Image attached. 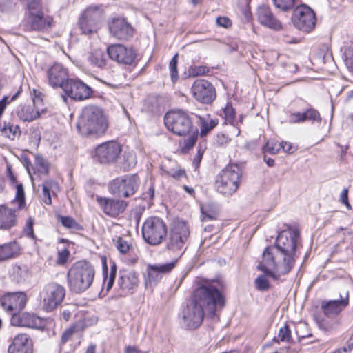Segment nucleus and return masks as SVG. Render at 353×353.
I'll return each mask as SVG.
<instances>
[{"instance_id":"nucleus-1","label":"nucleus","mask_w":353,"mask_h":353,"mask_svg":"<svg viewBox=\"0 0 353 353\" xmlns=\"http://www.w3.org/2000/svg\"><path fill=\"white\" fill-rule=\"evenodd\" d=\"M300 233L297 229L281 231L275 245L266 248L258 268L274 279L288 274L295 263L296 250Z\"/></svg>"},{"instance_id":"nucleus-2","label":"nucleus","mask_w":353,"mask_h":353,"mask_svg":"<svg viewBox=\"0 0 353 353\" xmlns=\"http://www.w3.org/2000/svg\"><path fill=\"white\" fill-rule=\"evenodd\" d=\"M219 281L204 282L192 292L191 299L181 312L184 325L190 330L198 328L204 316H214L217 308L223 307L225 299Z\"/></svg>"},{"instance_id":"nucleus-3","label":"nucleus","mask_w":353,"mask_h":353,"mask_svg":"<svg viewBox=\"0 0 353 353\" xmlns=\"http://www.w3.org/2000/svg\"><path fill=\"white\" fill-rule=\"evenodd\" d=\"M109 127L107 117L97 105H88L82 110L77 123L79 132L83 137L97 138L103 135Z\"/></svg>"},{"instance_id":"nucleus-4","label":"nucleus","mask_w":353,"mask_h":353,"mask_svg":"<svg viewBox=\"0 0 353 353\" xmlns=\"http://www.w3.org/2000/svg\"><path fill=\"white\" fill-rule=\"evenodd\" d=\"M164 123L167 129L179 137L188 136L184 141L185 147L190 149L197 140V130L194 128L188 114L181 110H171L164 117Z\"/></svg>"},{"instance_id":"nucleus-5","label":"nucleus","mask_w":353,"mask_h":353,"mask_svg":"<svg viewBox=\"0 0 353 353\" xmlns=\"http://www.w3.org/2000/svg\"><path fill=\"white\" fill-rule=\"evenodd\" d=\"M94 274V268L90 263L86 261L74 263L67 274L69 290L77 294L85 291L92 283Z\"/></svg>"},{"instance_id":"nucleus-6","label":"nucleus","mask_w":353,"mask_h":353,"mask_svg":"<svg viewBox=\"0 0 353 353\" xmlns=\"http://www.w3.org/2000/svg\"><path fill=\"white\" fill-rule=\"evenodd\" d=\"M241 174V168L237 164L228 165L216 176V190L223 195L232 194L239 188Z\"/></svg>"},{"instance_id":"nucleus-7","label":"nucleus","mask_w":353,"mask_h":353,"mask_svg":"<svg viewBox=\"0 0 353 353\" xmlns=\"http://www.w3.org/2000/svg\"><path fill=\"white\" fill-rule=\"evenodd\" d=\"M142 235L145 242L151 245H157L162 243L167 235V227L159 217L148 218L142 226Z\"/></svg>"},{"instance_id":"nucleus-8","label":"nucleus","mask_w":353,"mask_h":353,"mask_svg":"<svg viewBox=\"0 0 353 353\" xmlns=\"http://www.w3.org/2000/svg\"><path fill=\"white\" fill-rule=\"evenodd\" d=\"M140 179L137 174H125L113 179L108 185L111 194L118 197L128 198L138 190Z\"/></svg>"},{"instance_id":"nucleus-9","label":"nucleus","mask_w":353,"mask_h":353,"mask_svg":"<svg viewBox=\"0 0 353 353\" xmlns=\"http://www.w3.org/2000/svg\"><path fill=\"white\" fill-rule=\"evenodd\" d=\"M65 295V288L57 283H50L45 285L40 292L43 308L46 312H51L60 305Z\"/></svg>"},{"instance_id":"nucleus-10","label":"nucleus","mask_w":353,"mask_h":353,"mask_svg":"<svg viewBox=\"0 0 353 353\" xmlns=\"http://www.w3.org/2000/svg\"><path fill=\"white\" fill-rule=\"evenodd\" d=\"M190 236L189 227L184 221H176L173 226L167 243L168 250L174 252L181 251Z\"/></svg>"},{"instance_id":"nucleus-11","label":"nucleus","mask_w":353,"mask_h":353,"mask_svg":"<svg viewBox=\"0 0 353 353\" xmlns=\"http://www.w3.org/2000/svg\"><path fill=\"white\" fill-rule=\"evenodd\" d=\"M292 21L296 28L309 32L315 27L316 19L314 11L309 6L302 5L294 10Z\"/></svg>"},{"instance_id":"nucleus-12","label":"nucleus","mask_w":353,"mask_h":353,"mask_svg":"<svg viewBox=\"0 0 353 353\" xmlns=\"http://www.w3.org/2000/svg\"><path fill=\"white\" fill-rule=\"evenodd\" d=\"M63 91L67 97L77 101L91 98L94 92L91 87L77 78H70L63 85Z\"/></svg>"},{"instance_id":"nucleus-13","label":"nucleus","mask_w":353,"mask_h":353,"mask_svg":"<svg viewBox=\"0 0 353 353\" xmlns=\"http://www.w3.org/2000/svg\"><path fill=\"white\" fill-rule=\"evenodd\" d=\"M101 11L98 6H89L79 19V28L83 34L90 35L96 33L99 28Z\"/></svg>"},{"instance_id":"nucleus-14","label":"nucleus","mask_w":353,"mask_h":353,"mask_svg":"<svg viewBox=\"0 0 353 353\" xmlns=\"http://www.w3.org/2000/svg\"><path fill=\"white\" fill-rule=\"evenodd\" d=\"M178 259L163 264H148L144 276V285L146 289L152 290L161 279L163 274L170 272L176 266Z\"/></svg>"},{"instance_id":"nucleus-15","label":"nucleus","mask_w":353,"mask_h":353,"mask_svg":"<svg viewBox=\"0 0 353 353\" xmlns=\"http://www.w3.org/2000/svg\"><path fill=\"white\" fill-rule=\"evenodd\" d=\"M26 294L23 292H9L0 298V305L9 314L19 313L26 303Z\"/></svg>"},{"instance_id":"nucleus-16","label":"nucleus","mask_w":353,"mask_h":353,"mask_svg":"<svg viewBox=\"0 0 353 353\" xmlns=\"http://www.w3.org/2000/svg\"><path fill=\"white\" fill-rule=\"evenodd\" d=\"M192 93L194 99L203 103L209 104L216 99V90L213 85L205 79H198L192 86Z\"/></svg>"},{"instance_id":"nucleus-17","label":"nucleus","mask_w":353,"mask_h":353,"mask_svg":"<svg viewBox=\"0 0 353 353\" xmlns=\"http://www.w3.org/2000/svg\"><path fill=\"white\" fill-rule=\"evenodd\" d=\"M121 148L115 141L103 143L96 148L95 157L101 163L114 162L121 153Z\"/></svg>"},{"instance_id":"nucleus-18","label":"nucleus","mask_w":353,"mask_h":353,"mask_svg":"<svg viewBox=\"0 0 353 353\" xmlns=\"http://www.w3.org/2000/svg\"><path fill=\"white\" fill-rule=\"evenodd\" d=\"M96 200L101 210L110 217L122 214L128 206V202L119 199L97 196Z\"/></svg>"},{"instance_id":"nucleus-19","label":"nucleus","mask_w":353,"mask_h":353,"mask_svg":"<svg viewBox=\"0 0 353 353\" xmlns=\"http://www.w3.org/2000/svg\"><path fill=\"white\" fill-rule=\"evenodd\" d=\"M109 57L119 63L124 65L132 64L136 57L135 52L121 44L111 45L107 48Z\"/></svg>"},{"instance_id":"nucleus-20","label":"nucleus","mask_w":353,"mask_h":353,"mask_svg":"<svg viewBox=\"0 0 353 353\" xmlns=\"http://www.w3.org/2000/svg\"><path fill=\"white\" fill-rule=\"evenodd\" d=\"M46 76L49 85L53 88H60L63 90V85L69 80L68 70L61 64L55 63L46 70Z\"/></svg>"},{"instance_id":"nucleus-21","label":"nucleus","mask_w":353,"mask_h":353,"mask_svg":"<svg viewBox=\"0 0 353 353\" xmlns=\"http://www.w3.org/2000/svg\"><path fill=\"white\" fill-rule=\"evenodd\" d=\"M110 34L120 40H128L133 36L134 28L124 18H114L109 23Z\"/></svg>"},{"instance_id":"nucleus-22","label":"nucleus","mask_w":353,"mask_h":353,"mask_svg":"<svg viewBox=\"0 0 353 353\" xmlns=\"http://www.w3.org/2000/svg\"><path fill=\"white\" fill-rule=\"evenodd\" d=\"M118 283L123 296L132 294L139 284V274L133 270L120 272Z\"/></svg>"},{"instance_id":"nucleus-23","label":"nucleus","mask_w":353,"mask_h":353,"mask_svg":"<svg viewBox=\"0 0 353 353\" xmlns=\"http://www.w3.org/2000/svg\"><path fill=\"white\" fill-rule=\"evenodd\" d=\"M34 342L26 333L16 335L8 347V353H33Z\"/></svg>"},{"instance_id":"nucleus-24","label":"nucleus","mask_w":353,"mask_h":353,"mask_svg":"<svg viewBox=\"0 0 353 353\" xmlns=\"http://www.w3.org/2000/svg\"><path fill=\"white\" fill-rule=\"evenodd\" d=\"M256 17L260 24L274 30L282 29V23L272 13L270 7L262 5L256 10Z\"/></svg>"},{"instance_id":"nucleus-25","label":"nucleus","mask_w":353,"mask_h":353,"mask_svg":"<svg viewBox=\"0 0 353 353\" xmlns=\"http://www.w3.org/2000/svg\"><path fill=\"white\" fill-rule=\"evenodd\" d=\"M349 305V293L337 300H324L321 303L323 313L327 317L339 315Z\"/></svg>"},{"instance_id":"nucleus-26","label":"nucleus","mask_w":353,"mask_h":353,"mask_svg":"<svg viewBox=\"0 0 353 353\" xmlns=\"http://www.w3.org/2000/svg\"><path fill=\"white\" fill-rule=\"evenodd\" d=\"M52 22V18L50 16H45L43 12L28 15L26 28L28 30L46 31L50 29Z\"/></svg>"},{"instance_id":"nucleus-27","label":"nucleus","mask_w":353,"mask_h":353,"mask_svg":"<svg viewBox=\"0 0 353 353\" xmlns=\"http://www.w3.org/2000/svg\"><path fill=\"white\" fill-rule=\"evenodd\" d=\"M39 317L29 313H16L14 314L10 319V323L13 326L28 327L35 328L40 323Z\"/></svg>"},{"instance_id":"nucleus-28","label":"nucleus","mask_w":353,"mask_h":353,"mask_svg":"<svg viewBox=\"0 0 353 353\" xmlns=\"http://www.w3.org/2000/svg\"><path fill=\"white\" fill-rule=\"evenodd\" d=\"M21 247L17 241H11L0 245V262L19 256Z\"/></svg>"},{"instance_id":"nucleus-29","label":"nucleus","mask_w":353,"mask_h":353,"mask_svg":"<svg viewBox=\"0 0 353 353\" xmlns=\"http://www.w3.org/2000/svg\"><path fill=\"white\" fill-rule=\"evenodd\" d=\"M15 223L14 210L2 205H0V229L8 230Z\"/></svg>"},{"instance_id":"nucleus-30","label":"nucleus","mask_w":353,"mask_h":353,"mask_svg":"<svg viewBox=\"0 0 353 353\" xmlns=\"http://www.w3.org/2000/svg\"><path fill=\"white\" fill-rule=\"evenodd\" d=\"M88 61L93 66L103 69L106 67L107 59L103 50L101 49L93 50L88 57Z\"/></svg>"},{"instance_id":"nucleus-31","label":"nucleus","mask_w":353,"mask_h":353,"mask_svg":"<svg viewBox=\"0 0 353 353\" xmlns=\"http://www.w3.org/2000/svg\"><path fill=\"white\" fill-rule=\"evenodd\" d=\"M42 200L46 205L52 203L50 192L55 193L59 190L58 183L52 179L45 181L42 185Z\"/></svg>"},{"instance_id":"nucleus-32","label":"nucleus","mask_w":353,"mask_h":353,"mask_svg":"<svg viewBox=\"0 0 353 353\" xmlns=\"http://www.w3.org/2000/svg\"><path fill=\"white\" fill-rule=\"evenodd\" d=\"M17 114L23 121L30 122L38 118L39 114L34 110L33 105H21L17 108Z\"/></svg>"},{"instance_id":"nucleus-33","label":"nucleus","mask_w":353,"mask_h":353,"mask_svg":"<svg viewBox=\"0 0 353 353\" xmlns=\"http://www.w3.org/2000/svg\"><path fill=\"white\" fill-rule=\"evenodd\" d=\"M201 135L205 136L209 132L214 129L219 123L218 119H212L209 114L205 117H199Z\"/></svg>"},{"instance_id":"nucleus-34","label":"nucleus","mask_w":353,"mask_h":353,"mask_svg":"<svg viewBox=\"0 0 353 353\" xmlns=\"http://www.w3.org/2000/svg\"><path fill=\"white\" fill-rule=\"evenodd\" d=\"M10 276L15 283L23 282L28 276V270L26 266L14 265L11 268Z\"/></svg>"},{"instance_id":"nucleus-35","label":"nucleus","mask_w":353,"mask_h":353,"mask_svg":"<svg viewBox=\"0 0 353 353\" xmlns=\"http://www.w3.org/2000/svg\"><path fill=\"white\" fill-rule=\"evenodd\" d=\"M1 133L8 137L10 139L14 140L17 137L20 135V130L17 125L11 124L10 123H5L4 126L1 130Z\"/></svg>"},{"instance_id":"nucleus-36","label":"nucleus","mask_w":353,"mask_h":353,"mask_svg":"<svg viewBox=\"0 0 353 353\" xmlns=\"http://www.w3.org/2000/svg\"><path fill=\"white\" fill-rule=\"evenodd\" d=\"M103 273L105 274V276L104 278V285H105L106 291L108 292L112 288L115 280L117 274L116 264L113 263V264L111 265L109 274H108L107 268L103 270Z\"/></svg>"},{"instance_id":"nucleus-37","label":"nucleus","mask_w":353,"mask_h":353,"mask_svg":"<svg viewBox=\"0 0 353 353\" xmlns=\"http://www.w3.org/2000/svg\"><path fill=\"white\" fill-rule=\"evenodd\" d=\"M12 187L16 189V194L14 202H17L18 203V208L21 209L25 204V192L23 185L21 183H18Z\"/></svg>"},{"instance_id":"nucleus-38","label":"nucleus","mask_w":353,"mask_h":353,"mask_svg":"<svg viewBox=\"0 0 353 353\" xmlns=\"http://www.w3.org/2000/svg\"><path fill=\"white\" fill-rule=\"evenodd\" d=\"M343 59L349 71L353 74V47H346L344 49Z\"/></svg>"},{"instance_id":"nucleus-39","label":"nucleus","mask_w":353,"mask_h":353,"mask_svg":"<svg viewBox=\"0 0 353 353\" xmlns=\"http://www.w3.org/2000/svg\"><path fill=\"white\" fill-rule=\"evenodd\" d=\"M57 219L66 228L78 230L80 228L79 224L72 217L58 216Z\"/></svg>"},{"instance_id":"nucleus-40","label":"nucleus","mask_w":353,"mask_h":353,"mask_svg":"<svg viewBox=\"0 0 353 353\" xmlns=\"http://www.w3.org/2000/svg\"><path fill=\"white\" fill-rule=\"evenodd\" d=\"M275 7L281 11L287 12L294 7V0H272Z\"/></svg>"},{"instance_id":"nucleus-41","label":"nucleus","mask_w":353,"mask_h":353,"mask_svg":"<svg viewBox=\"0 0 353 353\" xmlns=\"http://www.w3.org/2000/svg\"><path fill=\"white\" fill-rule=\"evenodd\" d=\"M41 0H30L28 3V15H34L43 12Z\"/></svg>"},{"instance_id":"nucleus-42","label":"nucleus","mask_w":353,"mask_h":353,"mask_svg":"<svg viewBox=\"0 0 353 353\" xmlns=\"http://www.w3.org/2000/svg\"><path fill=\"white\" fill-rule=\"evenodd\" d=\"M304 121H318L320 122L321 121V117L320 116L319 112L313 108H310L303 112Z\"/></svg>"},{"instance_id":"nucleus-43","label":"nucleus","mask_w":353,"mask_h":353,"mask_svg":"<svg viewBox=\"0 0 353 353\" xmlns=\"http://www.w3.org/2000/svg\"><path fill=\"white\" fill-rule=\"evenodd\" d=\"M177 57L178 54H176L169 63L170 77L173 82H175L178 79Z\"/></svg>"},{"instance_id":"nucleus-44","label":"nucleus","mask_w":353,"mask_h":353,"mask_svg":"<svg viewBox=\"0 0 353 353\" xmlns=\"http://www.w3.org/2000/svg\"><path fill=\"white\" fill-rule=\"evenodd\" d=\"M223 117L225 121L231 124H233L235 117V112L231 104L228 103L225 108L223 110Z\"/></svg>"},{"instance_id":"nucleus-45","label":"nucleus","mask_w":353,"mask_h":353,"mask_svg":"<svg viewBox=\"0 0 353 353\" xmlns=\"http://www.w3.org/2000/svg\"><path fill=\"white\" fill-rule=\"evenodd\" d=\"M278 337L281 341L290 342L292 338L291 331L288 325H285L279 329Z\"/></svg>"},{"instance_id":"nucleus-46","label":"nucleus","mask_w":353,"mask_h":353,"mask_svg":"<svg viewBox=\"0 0 353 353\" xmlns=\"http://www.w3.org/2000/svg\"><path fill=\"white\" fill-rule=\"evenodd\" d=\"M35 165L39 172L48 174L49 169L48 164L42 157L37 156L35 157Z\"/></svg>"},{"instance_id":"nucleus-47","label":"nucleus","mask_w":353,"mask_h":353,"mask_svg":"<svg viewBox=\"0 0 353 353\" xmlns=\"http://www.w3.org/2000/svg\"><path fill=\"white\" fill-rule=\"evenodd\" d=\"M115 246L119 252L122 254L127 253L130 248V245L128 243L127 241L120 236L117 237Z\"/></svg>"},{"instance_id":"nucleus-48","label":"nucleus","mask_w":353,"mask_h":353,"mask_svg":"<svg viewBox=\"0 0 353 353\" xmlns=\"http://www.w3.org/2000/svg\"><path fill=\"white\" fill-rule=\"evenodd\" d=\"M280 150L279 144L274 141H268L263 148V153H269L271 154H275Z\"/></svg>"},{"instance_id":"nucleus-49","label":"nucleus","mask_w":353,"mask_h":353,"mask_svg":"<svg viewBox=\"0 0 353 353\" xmlns=\"http://www.w3.org/2000/svg\"><path fill=\"white\" fill-rule=\"evenodd\" d=\"M255 285L259 290H267L270 288L268 280L264 276H258L255 279Z\"/></svg>"},{"instance_id":"nucleus-50","label":"nucleus","mask_w":353,"mask_h":353,"mask_svg":"<svg viewBox=\"0 0 353 353\" xmlns=\"http://www.w3.org/2000/svg\"><path fill=\"white\" fill-rule=\"evenodd\" d=\"M209 71L208 68L204 65H195L190 68V75L192 77H197L203 75Z\"/></svg>"},{"instance_id":"nucleus-51","label":"nucleus","mask_w":353,"mask_h":353,"mask_svg":"<svg viewBox=\"0 0 353 353\" xmlns=\"http://www.w3.org/2000/svg\"><path fill=\"white\" fill-rule=\"evenodd\" d=\"M70 256V252L68 249H63L57 253V263L59 265H64L68 261Z\"/></svg>"},{"instance_id":"nucleus-52","label":"nucleus","mask_w":353,"mask_h":353,"mask_svg":"<svg viewBox=\"0 0 353 353\" xmlns=\"http://www.w3.org/2000/svg\"><path fill=\"white\" fill-rule=\"evenodd\" d=\"M230 141L231 139L225 134L220 133L216 135V143L219 146H225L230 142Z\"/></svg>"},{"instance_id":"nucleus-53","label":"nucleus","mask_w":353,"mask_h":353,"mask_svg":"<svg viewBox=\"0 0 353 353\" xmlns=\"http://www.w3.org/2000/svg\"><path fill=\"white\" fill-rule=\"evenodd\" d=\"M77 332V327L72 326L65 330L61 336V343H66L68 340L72 337L74 332Z\"/></svg>"},{"instance_id":"nucleus-54","label":"nucleus","mask_w":353,"mask_h":353,"mask_svg":"<svg viewBox=\"0 0 353 353\" xmlns=\"http://www.w3.org/2000/svg\"><path fill=\"white\" fill-rule=\"evenodd\" d=\"M168 176H172L175 179H179L185 175V171L181 169H170L165 171Z\"/></svg>"},{"instance_id":"nucleus-55","label":"nucleus","mask_w":353,"mask_h":353,"mask_svg":"<svg viewBox=\"0 0 353 353\" xmlns=\"http://www.w3.org/2000/svg\"><path fill=\"white\" fill-rule=\"evenodd\" d=\"M289 122L291 123H303L304 121L303 112H294L289 116Z\"/></svg>"},{"instance_id":"nucleus-56","label":"nucleus","mask_w":353,"mask_h":353,"mask_svg":"<svg viewBox=\"0 0 353 353\" xmlns=\"http://www.w3.org/2000/svg\"><path fill=\"white\" fill-rule=\"evenodd\" d=\"M24 232L27 236H28L32 239H35V235L34 234V230H33V220L32 219L30 218L28 219V221L26 223V228L24 229Z\"/></svg>"},{"instance_id":"nucleus-57","label":"nucleus","mask_w":353,"mask_h":353,"mask_svg":"<svg viewBox=\"0 0 353 353\" xmlns=\"http://www.w3.org/2000/svg\"><path fill=\"white\" fill-rule=\"evenodd\" d=\"M340 201L342 203L346 205L347 209H351L350 205L348 202V190L344 188L341 192Z\"/></svg>"},{"instance_id":"nucleus-58","label":"nucleus","mask_w":353,"mask_h":353,"mask_svg":"<svg viewBox=\"0 0 353 353\" xmlns=\"http://www.w3.org/2000/svg\"><path fill=\"white\" fill-rule=\"evenodd\" d=\"M216 23L221 27L228 28L231 26V21L225 17H219L216 19Z\"/></svg>"},{"instance_id":"nucleus-59","label":"nucleus","mask_w":353,"mask_h":353,"mask_svg":"<svg viewBox=\"0 0 353 353\" xmlns=\"http://www.w3.org/2000/svg\"><path fill=\"white\" fill-rule=\"evenodd\" d=\"M279 146L280 147V149H283L284 152L288 153L292 152V147L290 143L286 142V141H282L280 143H279Z\"/></svg>"},{"instance_id":"nucleus-60","label":"nucleus","mask_w":353,"mask_h":353,"mask_svg":"<svg viewBox=\"0 0 353 353\" xmlns=\"http://www.w3.org/2000/svg\"><path fill=\"white\" fill-rule=\"evenodd\" d=\"M263 160L268 166H270V167L274 166V160L270 157H268L265 154H264V155H263Z\"/></svg>"},{"instance_id":"nucleus-61","label":"nucleus","mask_w":353,"mask_h":353,"mask_svg":"<svg viewBox=\"0 0 353 353\" xmlns=\"http://www.w3.org/2000/svg\"><path fill=\"white\" fill-rule=\"evenodd\" d=\"M125 353H140L139 351L134 346H128L125 349Z\"/></svg>"},{"instance_id":"nucleus-62","label":"nucleus","mask_w":353,"mask_h":353,"mask_svg":"<svg viewBox=\"0 0 353 353\" xmlns=\"http://www.w3.org/2000/svg\"><path fill=\"white\" fill-rule=\"evenodd\" d=\"M96 345L90 344L87 347L85 353H96Z\"/></svg>"},{"instance_id":"nucleus-63","label":"nucleus","mask_w":353,"mask_h":353,"mask_svg":"<svg viewBox=\"0 0 353 353\" xmlns=\"http://www.w3.org/2000/svg\"><path fill=\"white\" fill-rule=\"evenodd\" d=\"M8 178L9 179L10 184L11 186H14L16 183H18V182L17 181V178L14 174L8 176Z\"/></svg>"},{"instance_id":"nucleus-64","label":"nucleus","mask_w":353,"mask_h":353,"mask_svg":"<svg viewBox=\"0 0 353 353\" xmlns=\"http://www.w3.org/2000/svg\"><path fill=\"white\" fill-rule=\"evenodd\" d=\"M61 315L64 320L68 321L70 318L71 313L69 310H63Z\"/></svg>"}]
</instances>
